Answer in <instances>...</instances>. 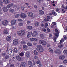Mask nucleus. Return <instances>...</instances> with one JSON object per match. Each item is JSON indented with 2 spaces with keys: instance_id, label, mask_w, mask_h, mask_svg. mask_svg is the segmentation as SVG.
Instances as JSON below:
<instances>
[{
  "instance_id": "f257e3e1",
  "label": "nucleus",
  "mask_w": 67,
  "mask_h": 67,
  "mask_svg": "<svg viewBox=\"0 0 67 67\" xmlns=\"http://www.w3.org/2000/svg\"><path fill=\"white\" fill-rule=\"evenodd\" d=\"M17 34L19 36H23L24 35H25L26 33L25 30H21L20 31H18Z\"/></svg>"
},
{
  "instance_id": "f03ea898",
  "label": "nucleus",
  "mask_w": 67,
  "mask_h": 67,
  "mask_svg": "<svg viewBox=\"0 0 67 67\" xmlns=\"http://www.w3.org/2000/svg\"><path fill=\"white\" fill-rule=\"evenodd\" d=\"M37 50L40 53H41L44 51V49L42 48V46L40 45H37V47L36 48Z\"/></svg>"
},
{
  "instance_id": "7ed1b4c3",
  "label": "nucleus",
  "mask_w": 67,
  "mask_h": 67,
  "mask_svg": "<svg viewBox=\"0 0 67 67\" xmlns=\"http://www.w3.org/2000/svg\"><path fill=\"white\" fill-rule=\"evenodd\" d=\"M8 53L11 55H14V51L11 49H10L8 50Z\"/></svg>"
},
{
  "instance_id": "20e7f679",
  "label": "nucleus",
  "mask_w": 67,
  "mask_h": 67,
  "mask_svg": "<svg viewBox=\"0 0 67 67\" xmlns=\"http://www.w3.org/2000/svg\"><path fill=\"white\" fill-rule=\"evenodd\" d=\"M20 17L23 18H25L27 17V15L26 14L22 13L20 14Z\"/></svg>"
},
{
  "instance_id": "39448f33",
  "label": "nucleus",
  "mask_w": 67,
  "mask_h": 67,
  "mask_svg": "<svg viewBox=\"0 0 67 67\" xmlns=\"http://www.w3.org/2000/svg\"><path fill=\"white\" fill-rule=\"evenodd\" d=\"M13 44L14 45H16L18 44V40L17 39L14 40L13 41Z\"/></svg>"
},
{
  "instance_id": "423d86ee",
  "label": "nucleus",
  "mask_w": 67,
  "mask_h": 67,
  "mask_svg": "<svg viewBox=\"0 0 67 67\" xmlns=\"http://www.w3.org/2000/svg\"><path fill=\"white\" fill-rule=\"evenodd\" d=\"M38 34L36 31H34L32 33V36L33 37H36L37 36Z\"/></svg>"
},
{
  "instance_id": "0eeeda50",
  "label": "nucleus",
  "mask_w": 67,
  "mask_h": 67,
  "mask_svg": "<svg viewBox=\"0 0 67 67\" xmlns=\"http://www.w3.org/2000/svg\"><path fill=\"white\" fill-rule=\"evenodd\" d=\"M54 52L55 53H57L58 54H60L61 52L60 49H56V50L54 51Z\"/></svg>"
},
{
  "instance_id": "6e6552de",
  "label": "nucleus",
  "mask_w": 67,
  "mask_h": 67,
  "mask_svg": "<svg viewBox=\"0 0 67 67\" xmlns=\"http://www.w3.org/2000/svg\"><path fill=\"white\" fill-rule=\"evenodd\" d=\"M10 23H11V25H13L16 24V22L15 20H13L10 21Z\"/></svg>"
},
{
  "instance_id": "1a4fd4ad",
  "label": "nucleus",
  "mask_w": 67,
  "mask_h": 67,
  "mask_svg": "<svg viewBox=\"0 0 67 67\" xmlns=\"http://www.w3.org/2000/svg\"><path fill=\"white\" fill-rule=\"evenodd\" d=\"M32 33V32H29L28 33V34L27 35V37L28 38H29L31 37Z\"/></svg>"
},
{
  "instance_id": "9d476101",
  "label": "nucleus",
  "mask_w": 67,
  "mask_h": 67,
  "mask_svg": "<svg viewBox=\"0 0 67 67\" xmlns=\"http://www.w3.org/2000/svg\"><path fill=\"white\" fill-rule=\"evenodd\" d=\"M8 23V21L7 20H5L4 21H3L2 22V24L4 25H6Z\"/></svg>"
},
{
  "instance_id": "9b49d317",
  "label": "nucleus",
  "mask_w": 67,
  "mask_h": 67,
  "mask_svg": "<svg viewBox=\"0 0 67 67\" xmlns=\"http://www.w3.org/2000/svg\"><path fill=\"white\" fill-rule=\"evenodd\" d=\"M28 16L30 17L33 16V14L32 12H29L27 13Z\"/></svg>"
},
{
  "instance_id": "f8f14e48",
  "label": "nucleus",
  "mask_w": 67,
  "mask_h": 67,
  "mask_svg": "<svg viewBox=\"0 0 67 67\" xmlns=\"http://www.w3.org/2000/svg\"><path fill=\"white\" fill-rule=\"evenodd\" d=\"M13 5V3H11L7 5V6H6V7H7V8L9 9Z\"/></svg>"
},
{
  "instance_id": "ddd939ff",
  "label": "nucleus",
  "mask_w": 67,
  "mask_h": 67,
  "mask_svg": "<svg viewBox=\"0 0 67 67\" xmlns=\"http://www.w3.org/2000/svg\"><path fill=\"white\" fill-rule=\"evenodd\" d=\"M23 48L26 51L28 50V46L26 45H23Z\"/></svg>"
},
{
  "instance_id": "4468645a",
  "label": "nucleus",
  "mask_w": 67,
  "mask_h": 67,
  "mask_svg": "<svg viewBox=\"0 0 67 67\" xmlns=\"http://www.w3.org/2000/svg\"><path fill=\"white\" fill-rule=\"evenodd\" d=\"M26 63L24 62H22L20 64V67H25Z\"/></svg>"
},
{
  "instance_id": "2eb2a0df",
  "label": "nucleus",
  "mask_w": 67,
  "mask_h": 67,
  "mask_svg": "<svg viewBox=\"0 0 67 67\" xmlns=\"http://www.w3.org/2000/svg\"><path fill=\"white\" fill-rule=\"evenodd\" d=\"M30 40L31 41H36L38 40V39L36 38H31L30 39Z\"/></svg>"
},
{
  "instance_id": "dca6fc26",
  "label": "nucleus",
  "mask_w": 67,
  "mask_h": 67,
  "mask_svg": "<svg viewBox=\"0 0 67 67\" xmlns=\"http://www.w3.org/2000/svg\"><path fill=\"white\" fill-rule=\"evenodd\" d=\"M11 37L9 36L6 37V40L8 41H10L11 40Z\"/></svg>"
},
{
  "instance_id": "f3484780",
  "label": "nucleus",
  "mask_w": 67,
  "mask_h": 67,
  "mask_svg": "<svg viewBox=\"0 0 67 67\" xmlns=\"http://www.w3.org/2000/svg\"><path fill=\"white\" fill-rule=\"evenodd\" d=\"M30 52H27L25 54V57L26 58H29L30 57Z\"/></svg>"
},
{
  "instance_id": "a211bd4d",
  "label": "nucleus",
  "mask_w": 67,
  "mask_h": 67,
  "mask_svg": "<svg viewBox=\"0 0 67 67\" xmlns=\"http://www.w3.org/2000/svg\"><path fill=\"white\" fill-rule=\"evenodd\" d=\"M16 59L19 61L21 60V58L20 55H17L16 57Z\"/></svg>"
},
{
  "instance_id": "6ab92c4d",
  "label": "nucleus",
  "mask_w": 67,
  "mask_h": 67,
  "mask_svg": "<svg viewBox=\"0 0 67 67\" xmlns=\"http://www.w3.org/2000/svg\"><path fill=\"white\" fill-rule=\"evenodd\" d=\"M64 58L65 57L64 55H62L60 56L59 57V59L62 60H64Z\"/></svg>"
},
{
  "instance_id": "aec40b11",
  "label": "nucleus",
  "mask_w": 67,
  "mask_h": 67,
  "mask_svg": "<svg viewBox=\"0 0 67 67\" xmlns=\"http://www.w3.org/2000/svg\"><path fill=\"white\" fill-rule=\"evenodd\" d=\"M39 13L41 15H43L44 14V12L42 10H39Z\"/></svg>"
},
{
  "instance_id": "412c9836",
  "label": "nucleus",
  "mask_w": 67,
  "mask_h": 67,
  "mask_svg": "<svg viewBox=\"0 0 67 67\" xmlns=\"http://www.w3.org/2000/svg\"><path fill=\"white\" fill-rule=\"evenodd\" d=\"M33 53H34L35 55H37L38 54V53L37 51L34 50L32 51Z\"/></svg>"
},
{
  "instance_id": "4be33fe9",
  "label": "nucleus",
  "mask_w": 67,
  "mask_h": 67,
  "mask_svg": "<svg viewBox=\"0 0 67 67\" xmlns=\"http://www.w3.org/2000/svg\"><path fill=\"white\" fill-rule=\"evenodd\" d=\"M28 64L29 65H30L31 66H32V65H33V63H32V62L30 61H29L28 62Z\"/></svg>"
},
{
  "instance_id": "5701e85b",
  "label": "nucleus",
  "mask_w": 67,
  "mask_h": 67,
  "mask_svg": "<svg viewBox=\"0 0 67 67\" xmlns=\"http://www.w3.org/2000/svg\"><path fill=\"white\" fill-rule=\"evenodd\" d=\"M3 11L5 12H7L8 11V9H7L6 7H3Z\"/></svg>"
},
{
  "instance_id": "b1692460",
  "label": "nucleus",
  "mask_w": 67,
  "mask_h": 67,
  "mask_svg": "<svg viewBox=\"0 0 67 67\" xmlns=\"http://www.w3.org/2000/svg\"><path fill=\"white\" fill-rule=\"evenodd\" d=\"M3 33L4 34H8L7 30L6 29H5L4 31H3Z\"/></svg>"
},
{
  "instance_id": "393cba45",
  "label": "nucleus",
  "mask_w": 67,
  "mask_h": 67,
  "mask_svg": "<svg viewBox=\"0 0 67 67\" xmlns=\"http://www.w3.org/2000/svg\"><path fill=\"white\" fill-rule=\"evenodd\" d=\"M27 45L29 46H33V45L32 43L30 42H28L27 43Z\"/></svg>"
},
{
  "instance_id": "a878e982",
  "label": "nucleus",
  "mask_w": 67,
  "mask_h": 67,
  "mask_svg": "<svg viewBox=\"0 0 67 67\" xmlns=\"http://www.w3.org/2000/svg\"><path fill=\"white\" fill-rule=\"evenodd\" d=\"M27 28L28 29L32 30L33 28V27H32V26H29L27 27Z\"/></svg>"
},
{
  "instance_id": "bb28decb",
  "label": "nucleus",
  "mask_w": 67,
  "mask_h": 67,
  "mask_svg": "<svg viewBox=\"0 0 67 67\" xmlns=\"http://www.w3.org/2000/svg\"><path fill=\"white\" fill-rule=\"evenodd\" d=\"M9 55H6L5 57L4 58L5 59H7L9 58Z\"/></svg>"
},
{
  "instance_id": "cd10ccee",
  "label": "nucleus",
  "mask_w": 67,
  "mask_h": 67,
  "mask_svg": "<svg viewBox=\"0 0 67 67\" xmlns=\"http://www.w3.org/2000/svg\"><path fill=\"white\" fill-rule=\"evenodd\" d=\"M9 10V12L11 13H13L14 12V10L12 8H10Z\"/></svg>"
},
{
  "instance_id": "c85d7f7f",
  "label": "nucleus",
  "mask_w": 67,
  "mask_h": 67,
  "mask_svg": "<svg viewBox=\"0 0 67 67\" xmlns=\"http://www.w3.org/2000/svg\"><path fill=\"white\" fill-rule=\"evenodd\" d=\"M63 53L65 54H67V50H65L63 51Z\"/></svg>"
},
{
  "instance_id": "c756f323",
  "label": "nucleus",
  "mask_w": 67,
  "mask_h": 67,
  "mask_svg": "<svg viewBox=\"0 0 67 67\" xmlns=\"http://www.w3.org/2000/svg\"><path fill=\"white\" fill-rule=\"evenodd\" d=\"M40 37L41 38L43 39L44 37V35L41 34L40 35Z\"/></svg>"
},
{
  "instance_id": "7c9ffc66",
  "label": "nucleus",
  "mask_w": 67,
  "mask_h": 67,
  "mask_svg": "<svg viewBox=\"0 0 67 67\" xmlns=\"http://www.w3.org/2000/svg\"><path fill=\"white\" fill-rule=\"evenodd\" d=\"M47 44V43L46 42L44 41L43 42V43L42 44V45L45 46Z\"/></svg>"
},
{
  "instance_id": "2f4dec72",
  "label": "nucleus",
  "mask_w": 67,
  "mask_h": 67,
  "mask_svg": "<svg viewBox=\"0 0 67 67\" xmlns=\"http://www.w3.org/2000/svg\"><path fill=\"white\" fill-rule=\"evenodd\" d=\"M44 41L43 40H41L39 41V42L40 43L42 44L44 42Z\"/></svg>"
},
{
  "instance_id": "473e14b6",
  "label": "nucleus",
  "mask_w": 67,
  "mask_h": 67,
  "mask_svg": "<svg viewBox=\"0 0 67 67\" xmlns=\"http://www.w3.org/2000/svg\"><path fill=\"white\" fill-rule=\"evenodd\" d=\"M49 51L50 52V53H53V51L52 49L51 48L49 49Z\"/></svg>"
},
{
  "instance_id": "72a5a7b5",
  "label": "nucleus",
  "mask_w": 67,
  "mask_h": 67,
  "mask_svg": "<svg viewBox=\"0 0 67 67\" xmlns=\"http://www.w3.org/2000/svg\"><path fill=\"white\" fill-rule=\"evenodd\" d=\"M14 52L15 53H17L18 52V50L17 48H15L14 49Z\"/></svg>"
},
{
  "instance_id": "f704fd0d",
  "label": "nucleus",
  "mask_w": 67,
  "mask_h": 67,
  "mask_svg": "<svg viewBox=\"0 0 67 67\" xmlns=\"http://www.w3.org/2000/svg\"><path fill=\"white\" fill-rule=\"evenodd\" d=\"M19 54L21 56H23L24 55V53L23 52H21Z\"/></svg>"
},
{
  "instance_id": "c9c22d12",
  "label": "nucleus",
  "mask_w": 67,
  "mask_h": 67,
  "mask_svg": "<svg viewBox=\"0 0 67 67\" xmlns=\"http://www.w3.org/2000/svg\"><path fill=\"white\" fill-rule=\"evenodd\" d=\"M52 13L55 16H56L57 15V14L55 12H52Z\"/></svg>"
},
{
  "instance_id": "e433bc0d",
  "label": "nucleus",
  "mask_w": 67,
  "mask_h": 67,
  "mask_svg": "<svg viewBox=\"0 0 67 67\" xmlns=\"http://www.w3.org/2000/svg\"><path fill=\"white\" fill-rule=\"evenodd\" d=\"M0 5L2 6H3V3L2 2L1 0H0Z\"/></svg>"
},
{
  "instance_id": "4c0bfd02",
  "label": "nucleus",
  "mask_w": 67,
  "mask_h": 67,
  "mask_svg": "<svg viewBox=\"0 0 67 67\" xmlns=\"http://www.w3.org/2000/svg\"><path fill=\"white\" fill-rule=\"evenodd\" d=\"M39 25V23L38 22L35 23V25L36 26H38Z\"/></svg>"
},
{
  "instance_id": "58836bf2",
  "label": "nucleus",
  "mask_w": 67,
  "mask_h": 67,
  "mask_svg": "<svg viewBox=\"0 0 67 67\" xmlns=\"http://www.w3.org/2000/svg\"><path fill=\"white\" fill-rule=\"evenodd\" d=\"M21 44H25V42L24 41H22L21 42Z\"/></svg>"
},
{
  "instance_id": "ea45409f",
  "label": "nucleus",
  "mask_w": 67,
  "mask_h": 67,
  "mask_svg": "<svg viewBox=\"0 0 67 67\" xmlns=\"http://www.w3.org/2000/svg\"><path fill=\"white\" fill-rule=\"evenodd\" d=\"M6 55L7 53H2V55L4 57L6 56Z\"/></svg>"
},
{
  "instance_id": "a19ab883",
  "label": "nucleus",
  "mask_w": 67,
  "mask_h": 67,
  "mask_svg": "<svg viewBox=\"0 0 67 67\" xmlns=\"http://www.w3.org/2000/svg\"><path fill=\"white\" fill-rule=\"evenodd\" d=\"M56 25V23L55 22H53L52 23V26H53L54 25Z\"/></svg>"
},
{
  "instance_id": "79ce46f5",
  "label": "nucleus",
  "mask_w": 67,
  "mask_h": 67,
  "mask_svg": "<svg viewBox=\"0 0 67 67\" xmlns=\"http://www.w3.org/2000/svg\"><path fill=\"white\" fill-rule=\"evenodd\" d=\"M23 23H20L18 25L19 26H23Z\"/></svg>"
},
{
  "instance_id": "37998d69",
  "label": "nucleus",
  "mask_w": 67,
  "mask_h": 67,
  "mask_svg": "<svg viewBox=\"0 0 67 67\" xmlns=\"http://www.w3.org/2000/svg\"><path fill=\"white\" fill-rule=\"evenodd\" d=\"M9 1L8 0H6L5 1V3L6 4H8V3H9Z\"/></svg>"
},
{
  "instance_id": "c03bdc74",
  "label": "nucleus",
  "mask_w": 67,
  "mask_h": 67,
  "mask_svg": "<svg viewBox=\"0 0 67 67\" xmlns=\"http://www.w3.org/2000/svg\"><path fill=\"white\" fill-rule=\"evenodd\" d=\"M45 28L47 27L48 26V25L47 23H45Z\"/></svg>"
},
{
  "instance_id": "a18cd8bd",
  "label": "nucleus",
  "mask_w": 67,
  "mask_h": 67,
  "mask_svg": "<svg viewBox=\"0 0 67 67\" xmlns=\"http://www.w3.org/2000/svg\"><path fill=\"white\" fill-rule=\"evenodd\" d=\"M19 16H20L19 14H17L15 16V18H18L19 17Z\"/></svg>"
},
{
  "instance_id": "49530a36",
  "label": "nucleus",
  "mask_w": 67,
  "mask_h": 67,
  "mask_svg": "<svg viewBox=\"0 0 67 67\" xmlns=\"http://www.w3.org/2000/svg\"><path fill=\"white\" fill-rule=\"evenodd\" d=\"M63 45L62 44H60L58 46V47L59 48H61L62 47Z\"/></svg>"
},
{
  "instance_id": "de8ad7c7",
  "label": "nucleus",
  "mask_w": 67,
  "mask_h": 67,
  "mask_svg": "<svg viewBox=\"0 0 67 67\" xmlns=\"http://www.w3.org/2000/svg\"><path fill=\"white\" fill-rule=\"evenodd\" d=\"M62 7L64 9L66 10V7H65L64 6V5H62Z\"/></svg>"
},
{
  "instance_id": "09e8293b",
  "label": "nucleus",
  "mask_w": 67,
  "mask_h": 67,
  "mask_svg": "<svg viewBox=\"0 0 67 67\" xmlns=\"http://www.w3.org/2000/svg\"><path fill=\"white\" fill-rule=\"evenodd\" d=\"M10 67H15L14 65L13 64H12L10 65Z\"/></svg>"
},
{
  "instance_id": "8fccbe9b",
  "label": "nucleus",
  "mask_w": 67,
  "mask_h": 67,
  "mask_svg": "<svg viewBox=\"0 0 67 67\" xmlns=\"http://www.w3.org/2000/svg\"><path fill=\"white\" fill-rule=\"evenodd\" d=\"M59 8H57L56 9V11L58 13H60V12H59Z\"/></svg>"
},
{
  "instance_id": "3c124183",
  "label": "nucleus",
  "mask_w": 67,
  "mask_h": 67,
  "mask_svg": "<svg viewBox=\"0 0 67 67\" xmlns=\"http://www.w3.org/2000/svg\"><path fill=\"white\" fill-rule=\"evenodd\" d=\"M54 35L55 36L57 37H58L59 36L58 35L57 33H54Z\"/></svg>"
},
{
  "instance_id": "603ef678",
  "label": "nucleus",
  "mask_w": 67,
  "mask_h": 67,
  "mask_svg": "<svg viewBox=\"0 0 67 67\" xmlns=\"http://www.w3.org/2000/svg\"><path fill=\"white\" fill-rule=\"evenodd\" d=\"M41 63V62L40 60H38L36 62V63L37 64H39Z\"/></svg>"
},
{
  "instance_id": "864d4df0",
  "label": "nucleus",
  "mask_w": 67,
  "mask_h": 67,
  "mask_svg": "<svg viewBox=\"0 0 67 67\" xmlns=\"http://www.w3.org/2000/svg\"><path fill=\"white\" fill-rule=\"evenodd\" d=\"M63 63H64L65 64L67 63V60H66L65 59L63 61Z\"/></svg>"
},
{
  "instance_id": "5fc2aeb1",
  "label": "nucleus",
  "mask_w": 67,
  "mask_h": 67,
  "mask_svg": "<svg viewBox=\"0 0 67 67\" xmlns=\"http://www.w3.org/2000/svg\"><path fill=\"white\" fill-rule=\"evenodd\" d=\"M47 19H49L51 18V17L50 16H47Z\"/></svg>"
},
{
  "instance_id": "6e6d98bb",
  "label": "nucleus",
  "mask_w": 67,
  "mask_h": 67,
  "mask_svg": "<svg viewBox=\"0 0 67 67\" xmlns=\"http://www.w3.org/2000/svg\"><path fill=\"white\" fill-rule=\"evenodd\" d=\"M42 31L43 32H46V30L45 29L43 28L42 29Z\"/></svg>"
},
{
  "instance_id": "4d7b16f0",
  "label": "nucleus",
  "mask_w": 67,
  "mask_h": 67,
  "mask_svg": "<svg viewBox=\"0 0 67 67\" xmlns=\"http://www.w3.org/2000/svg\"><path fill=\"white\" fill-rule=\"evenodd\" d=\"M34 59H38V57H34Z\"/></svg>"
},
{
  "instance_id": "13d9d810",
  "label": "nucleus",
  "mask_w": 67,
  "mask_h": 67,
  "mask_svg": "<svg viewBox=\"0 0 67 67\" xmlns=\"http://www.w3.org/2000/svg\"><path fill=\"white\" fill-rule=\"evenodd\" d=\"M44 21H48V19H44Z\"/></svg>"
},
{
  "instance_id": "bf43d9fd",
  "label": "nucleus",
  "mask_w": 67,
  "mask_h": 67,
  "mask_svg": "<svg viewBox=\"0 0 67 67\" xmlns=\"http://www.w3.org/2000/svg\"><path fill=\"white\" fill-rule=\"evenodd\" d=\"M62 11L64 13L65 12V10L64 9H62Z\"/></svg>"
},
{
  "instance_id": "052dcab7",
  "label": "nucleus",
  "mask_w": 67,
  "mask_h": 67,
  "mask_svg": "<svg viewBox=\"0 0 67 67\" xmlns=\"http://www.w3.org/2000/svg\"><path fill=\"white\" fill-rule=\"evenodd\" d=\"M21 10H24V7L23 6H22L21 7Z\"/></svg>"
},
{
  "instance_id": "680f3d73",
  "label": "nucleus",
  "mask_w": 67,
  "mask_h": 67,
  "mask_svg": "<svg viewBox=\"0 0 67 67\" xmlns=\"http://www.w3.org/2000/svg\"><path fill=\"white\" fill-rule=\"evenodd\" d=\"M55 31L56 32H57H57H58V29H55Z\"/></svg>"
},
{
  "instance_id": "e2e57ef3",
  "label": "nucleus",
  "mask_w": 67,
  "mask_h": 67,
  "mask_svg": "<svg viewBox=\"0 0 67 67\" xmlns=\"http://www.w3.org/2000/svg\"><path fill=\"white\" fill-rule=\"evenodd\" d=\"M34 8H35L36 9L37 8V6L36 5H34Z\"/></svg>"
},
{
  "instance_id": "0e129e2a",
  "label": "nucleus",
  "mask_w": 67,
  "mask_h": 67,
  "mask_svg": "<svg viewBox=\"0 0 67 67\" xmlns=\"http://www.w3.org/2000/svg\"><path fill=\"white\" fill-rule=\"evenodd\" d=\"M42 66V64L41 63L40 64L38 65V67H41Z\"/></svg>"
},
{
  "instance_id": "69168bd1",
  "label": "nucleus",
  "mask_w": 67,
  "mask_h": 67,
  "mask_svg": "<svg viewBox=\"0 0 67 67\" xmlns=\"http://www.w3.org/2000/svg\"><path fill=\"white\" fill-rule=\"evenodd\" d=\"M38 2L40 3L41 1V0H37Z\"/></svg>"
},
{
  "instance_id": "338daca9",
  "label": "nucleus",
  "mask_w": 67,
  "mask_h": 67,
  "mask_svg": "<svg viewBox=\"0 0 67 67\" xmlns=\"http://www.w3.org/2000/svg\"><path fill=\"white\" fill-rule=\"evenodd\" d=\"M22 20L21 19H19L18 20V21H22Z\"/></svg>"
},
{
  "instance_id": "774afa93",
  "label": "nucleus",
  "mask_w": 67,
  "mask_h": 67,
  "mask_svg": "<svg viewBox=\"0 0 67 67\" xmlns=\"http://www.w3.org/2000/svg\"><path fill=\"white\" fill-rule=\"evenodd\" d=\"M47 31L48 32H50V30L49 28L47 29Z\"/></svg>"
}]
</instances>
